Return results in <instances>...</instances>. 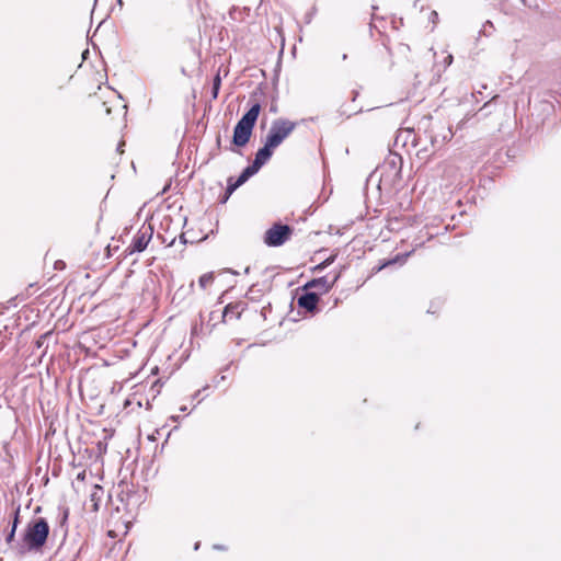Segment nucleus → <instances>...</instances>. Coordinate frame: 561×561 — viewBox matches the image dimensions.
Wrapping results in <instances>:
<instances>
[{
    "label": "nucleus",
    "instance_id": "6",
    "mask_svg": "<svg viewBox=\"0 0 561 561\" xmlns=\"http://www.w3.org/2000/svg\"><path fill=\"white\" fill-rule=\"evenodd\" d=\"M152 237V228L150 226L142 227L134 237L131 244L128 247L129 253L142 252Z\"/></svg>",
    "mask_w": 561,
    "mask_h": 561
},
{
    "label": "nucleus",
    "instance_id": "20",
    "mask_svg": "<svg viewBox=\"0 0 561 561\" xmlns=\"http://www.w3.org/2000/svg\"><path fill=\"white\" fill-rule=\"evenodd\" d=\"M333 262V259H328L327 261H324L323 263L319 264L316 268L317 270H322L324 268L325 266H328L329 264H331Z\"/></svg>",
    "mask_w": 561,
    "mask_h": 561
},
{
    "label": "nucleus",
    "instance_id": "13",
    "mask_svg": "<svg viewBox=\"0 0 561 561\" xmlns=\"http://www.w3.org/2000/svg\"><path fill=\"white\" fill-rule=\"evenodd\" d=\"M410 254H411V252H408L404 254H398L394 259L389 260V261L385 262L381 266H379L378 271H380L389 265H392L394 263L403 264Z\"/></svg>",
    "mask_w": 561,
    "mask_h": 561
},
{
    "label": "nucleus",
    "instance_id": "4",
    "mask_svg": "<svg viewBox=\"0 0 561 561\" xmlns=\"http://www.w3.org/2000/svg\"><path fill=\"white\" fill-rule=\"evenodd\" d=\"M293 229L288 225L274 224L264 233V243L268 247H280L291 236Z\"/></svg>",
    "mask_w": 561,
    "mask_h": 561
},
{
    "label": "nucleus",
    "instance_id": "18",
    "mask_svg": "<svg viewBox=\"0 0 561 561\" xmlns=\"http://www.w3.org/2000/svg\"><path fill=\"white\" fill-rule=\"evenodd\" d=\"M19 514H20V506H18L14 512V518H13V523H12V528H14V529H16L18 525H19Z\"/></svg>",
    "mask_w": 561,
    "mask_h": 561
},
{
    "label": "nucleus",
    "instance_id": "2",
    "mask_svg": "<svg viewBox=\"0 0 561 561\" xmlns=\"http://www.w3.org/2000/svg\"><path fill=\"white\" fill-rule=\"evenodd\" d=\"M261 105L254 103L250 110L243 114L240 121L237 123L233 129L232 142L237 147H244L252 135L253 127L260 115Z\"/></svg>",
    "mask_w": 561,
    "mask_h": 561
},
{
    "label": "nucleus",
    "instance_id": "14",
    "mask_svg": "<svg viewBox=\"0 0 561 561\" xmlns=\"http://www.w3.org/2000/svg\"><path fill=\"white\" fill-rule=\"evenodd\" d=\"M214 279H215V277H214L213 273H206L199 277L198 284H199L201 288L206 289L208 286H210L214 283Z\"/></svg>",
    "mask_w": 561,
    "mask_h": 561
},
{
    "label": "nucleus",
    "instance_id": "26",
    "mask_svg": "<svg viewBox=\"0 0 561 561\" xmlns=\"http://www.w3.org/2000/svg\"><path fill=\"white\" fill-rule=\"evenodd\" d=\"M199 546H201V542H196L195 546H194V549L195 550H198L199 549Z\"/></svg>",
    "mask_w": 561,
    "mask_h": 561
},
{
    "label": "nucleus",
    "instance_id": "15",
    "mask_svg": "<svg viewBox=\"0 0 561 561\" xmlns=\"http://www.w3.org/2000/svg\"><path fill=\"white\" fill-rule=\"evenodd\" d=\"M386 164L393 168L396 170V173H399L401 167V157L391 156L387 159Z\"/></svg>",
    "mask_w": 561,
    "mask_h": 561
},
{
    "label": "nucleus",
    "instance_id": "22",
    "mask_svg": "<svg viewBox=\"0 0 561 561\" xmlns=\"http://www.w3.org/2000/svg\"><path fill=\"white\" fill-rule=\"evenodd\" d=\"M453 62V56L451 55H448L446 58H445V66L448 67L450 66Z\"/></svg>",
    "mask_w": 561,
    "mask_h": 561
},
{
    "label": "nucleus",
    "instance_id": "28",
    "mask_svg": "<svg viewBox=\"0 0 561 561\" xmlns=\"http://www.w3.org/2000/svg\"><path fill=\"white\" fill-rule=\"evenodd\" d=\"M83 477H84V473L78 474V479H83Z\"/></svg>",
    "mask_w": 561,
    "mask_h": 561
},
{
    "label": "nucleus",
    "instance_id": "16",
    "mask_svg": "<svg viewBox=\"0 0 561 561\" xmlns=\"http://www.w3.org/2000/svg\"><path fill=\"white\" fill-rule=\"evenodd\" d=\"M220 84H221V79H220L219 73H217L216 77L214 78L213 88H211V96L214 100L218 98Z\"/></svg>",
    "mask_w": 561,
    "mask_h": 561
},
{
    "label": "nucleus",
    "instance_id": "12",
    "mask_svg": "<svg viewBox=\"0 0 561 561\" xmlns=\"http://www.w3.org/2000/svg\"><path fill=\"white\" fill-rule=\"evenodd\" d=\"M69 517V510L67 507L58 508V523L59 527L62 530L64 535L67 534V520Z\"/></svg>",
    "mask_w": 561,
    "mask_h": 561
},
{
    "label": "nucleus",
    "instance_id": "17",
    "mask_svg": "<svg viewBox=\"0 0 561 561\" xmlns=\"http://www.w3.org/2000/svg\"><path fill=\"white\" fill-rule=\"evenodd\" d=\"M494 30L493 23L491 21H486L480 31V33L484 36H490Z\"/></svg>",
    "mask_w": 561,
    "mask_h": 561
},
{
    "label": "nucleus",
    "instance_id": "5",
    "mask_svg": "<svg viewBox=\"0 0 561 561\" xmlns=\"http://www.w3.org/2000/svg\"><path fill=\"white\" fill-rule=\"evenodd\" d=\"M274 149L275 148L265 141L264 146L260 148L255 153L253 163L247 167L245 170L249 171L252 175L256 174L259 170L271 159Z\"/></svg>",
    "mask_w": 561,
    "mask_h": 561
},
{
    "label": "nucleus",
    "instance_id": "25",
    "mask_svg": "<svg viewBox=\"0 0 561 561\" xmlns=\"http://www.w3.org/2000/svg\"><path fill=\"white\" fill-rule=\"evenodd\" d=\"M431 15H432V16H435V19H437V16H438V14H437V12H436V11H432Z\"/></svg>",
    "mask_w": 561,
    "mask_h": 561
},
{
    "label": "nucleus",
    "instance_id": "30",
    "mask_svg": "<svg viewBox=\"0 0 561 561\" xmlns=\"http://www.w3.org/2000/svg\"><path fill=\"white\" fill-rule=\"evenodd\" d=\"M342 58H343V60H345V59L347 58V55H346V54H344V55L342 56Z\"/></svg>",
    "mask_w": 561,
    "mask_h": 561
},
{
    "label": "nucleus",
    "instance_id": "23",
    "mask_svg": "<svg viewBox=\"0 0 561 561\" xmlns=\"http://www.w3.org/2000/svg\"><path fill=\"white\" fill-rule=\"evenodd\" d=\"M214 549H216V550H222V551H224V550H227V548H226L225 546H222V545H214Z\"/></svg>",
    "mask_w": 561,
    "mask_h": 561
},
{
    "label": "nucleus",
    "instance_id": "9",
    "mask_svg": "<svg viewBox=\"0 0 561 561\" xmlns=\"http://www.w3.org/2000/svg\"><path fill=\"white\" fill-rule=\"evenodd\" d=\"M454 134L450 129V127H440V133H436L435 135L431 136V144L432 147H436L437 145H443L446 141H449L453 138Z\"/></svg>",
    "mask_w": 561,
    "mask_h": 561
},
{
    "label": "nucleus",
    "instance_id": "21",
    "mask_svg": "<svg viewBox=\"0 0 561 561\" xmlns=\"http://www.w3.org/2000/svg\"><path fill=\"white\" fill-rule=\"evenodd\" d=\"M101 491H102V488H101L100 485H98V484H96V485H94V491H93V492H92V494H91V499H92V501H94V500H95V497H96L98 493H99V492H101Z\"/></svg>",
    "mask_w": 561,
    "mask_h": 561
},
{
    "label": "nucleus",
    "instance_id": "19",
    "mask_svg": "<svg viewBox=\"0 0 561 561\" xmlns=\"http://www.w3.org/2000/svg\"><path fill=\"white\" fill-rule=\"evenodd\" d=\"M15 531H16V529L11 528V531L8 534L7 539H5L8 543H11L14 541Z\"/></svg>",
    "mask_w": 561,
    "mask_h": 561
},
{
    "label": "nucleus",
    "instance_id": "1",
    "mask_svg": "<svg viewBox=\"0 0 561 561\" xmlns=\"http://www.w3.org/2000/svg\"><path fill=\"white\" fill-rule=\"evenodd\" d=\"M49 530V525L45 518H34L26 525L21 540L13 548L21 556L28 552H39L47 541Z\"/></svg>",
    "mask_w": 561,
    "mask_h": 561
},
{
    "label": "nucleus",
    "instance_id": "29",
    "mask_svg": "<svg viewBox=\"0 0 561 561\" xmlns=\"http://www.w3.org/2000/svg\"><path fill=\"white\" fill-rule=\"evenodd\" d=\"M79 557V552H77L73 557V560L72 561H76V559Z\"/></svg>",
    "mask_w": 561,
    "mask_h": 561
},
{
    "label": "nucleus",
    "instance_id": "11",
    "mask_svg": "<svg viewBox=\"0 0 561 561\" xmlns=\"http://www.w3.org/2000/svg\"><path fill=\"white\" fill-rule=\"evenodd\" d=\"M242 310L243 308L241 302L227 305L222 311V321H226L228 317L239 319Z\"/></svg>",
    "mask_w": 561,
    "mask_h": 561
},
{
    "label": "nucleus",
    "instance_id": "27",
    "mask_svg": "<svg viewBox=\"0 0 561 561\" xmlns=\"http://www.w3.org/2000/svg\"><path fill=\"white\" fill-rule=\"evenodd\" d=\"M180 410H181L182 412H185V411L187 410V408H186L185 405H183V407H181V408H180Z\"/></svg>",
    "mask_w": 561,
    "mask_h": 561
},
{
    "label": "nucleus",
    "instance_id": "10",
    "mask_svg": "<svg viewBox=\"0 0 561 561\" xmlns=\"http://www.w3.org/2000/svg\"><path fill=\"white\" fill-rule=\"evenodd\" d=\"M251 176H253V175L244 169L234 182L232 181V178H230L228 180L227 194L228 195L232 194L238 187H240L242 184H244Z\"/></svg>",
    "mask_w": 561,
    "mask_h": 561
},
{
    "label": "nucleus",
    "instance_id": "7",
    "mask_svg": "<svg viewBox=\"0 0 561 561\" xmlns=\"http://www.w3.org/2000/svg\"><path fill=\"white\" fill-rule=\"evenodd\" d=\"M337 278L339 275H335L332 279H330L328 276L314 278L308 282L305 285V288H314L319 291L318 294L328 293L333 287Z\"/></svg>",
    "mask_w": 561,
    "mask_h": 561
},
{
    "label": "nucleus",
    "instance_id": "8",
    "mask_svg": "<svg viewBox=\"0 0 561 561\" xmlns=\"http://www.w3.org/2000/svg\"><path fill=\"white\" fill-rule=\"evenodd\" d=\"M319 302V294L307 291L298 297L297 304L300 308L306 309L309 312L317 310Z\"/></svg>",
    "mask_w": 561,
    "mask_h": 561
},
{
    "label": "nucleus",
    "instance_id": "3",
    "mask_svg": "<svg viewBox=\"0 0 561 561\" xmlns=\"http://www.w3.org/2000/svg\"><path fill=\"white\" fill-rule=\"evenodd\" d=\"M295 128L296 123L285 118H277L271 125L266 142L273 148H277Z\"/></svg>",
    "mask_w": 561,
    "mask_h": 561
},
{
    "label": "nucleus",
    "instance_id": "24",
    "mask_svg": "<svg viewBox=\"0 0 561 561\" xmlns=\"http://www.w3.org/2000/svg\"><path fill=\"white\" fill-rule=\"evenodd\" d=\"M180 240H181V243H183V244L186 242V240H185V238H184V234H181V236H180Z\"/></svg>",
    "mask_w": 561,
    "mask_h": 561
}]
</instances>
